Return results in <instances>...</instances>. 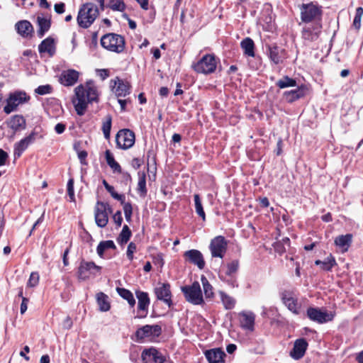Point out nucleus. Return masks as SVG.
Here are the masks:
<instances>
[{"mask_svg": "<svg viewBox=\"0 0 363 363\" xmlns=\"http://www.w3.org/2000/svg\"><path fill=\"white\" fill-rule=\"evenodd\" d=\"M99 14L98 7L93 3L83 4L79 10L77 21L83 28H88Z\"/></svg>", "mask_w": 363, "mask_h": 363, "instance_id": "f257e3e1", "label": "nucleus"}, {"mask_svg": "<svg viewBox=\"0 0 363 363\" xmlns=\"http://www.w3.org/2000/svg\"><path fill=\"white\" fill-rule=\"evenodd\" d=\"M301 19L303 23H321L322 6L314 2L303 4L300 6Z\"/></svg>", "mask_w": 363, "mask_h": 363, "instance_id": "f03ea898", "label": "nucleus"}, {"mask_svg": "<svg viewBox=\"0 0 363 363\" xmlns=\"http://www.w3.org/2000/svg\"><path fill=\"white\" fill-rule=\"evenodd\" d=\"M101 45L106 50L119 53L125 48V40L120 35L108 33L101 38Z\"/></svg>", "mask_w": 363, "mask_h": 363, "instance_id": "7ed1b4c3", "label": "nucleus"}, {"mask_svg": "<svg viewBox=\"0 0 363 363\" xmlns=\"http://www.w3.org/2000/svg\"><path fill=\"white\" fill-rule=\"evenodd\" d=\"M217 62L214 55L206 54L196 63L192 65V68L197 73L208 74L215 72Z\"/></svg>", "mask_w": 363, "mask_h": 363, "instance_id": "20e7f679", "label": "nucleus"}, {"mask_svg": "<svg viewBox=\"0 0 363 363\" xmlns=\"http://www.w3.org/2000/svg\"><path fill=\"white\" fill-rule=\"evenodd\" d=\"M181 289L188 302L194 305L203 303L201 286L198 281L194 282L191 285L184 286Z\"/></svg>", "mask_w": 363, "mask_h": 363, "instance_id": "39448f33", "label": "nucleus"}, {"mask_svg": "<svg viewBox=\"0 0 363 363\" xmlns=\"http://www.w3.org/2000/svg\"><path fill=\"white\" fill-rule=\"evenodd\" d=\"M228 241L223 235H218L211 240L208 248L213 258H223L228 249Z\"/></svg>", "mask_w": 363, "mask_h": 363, "instance_id": "423d86ee", "label": "nucleus"}, {"mask_svg": "<svg viewBox=\"0 0 363 363\" xmlns=\"http://www.w3.org/2000/svg\"><path fill=\"white\" fill-rule=\"evenodd\" d=\"M112 213V208L107 203L98 201L94 208L96 224L99 228H105L108 222V214Z\"/></svg>", "mask_w": 363, "mask_h": 363, "instance_id": "0eeeda50", "label": "nucleus"}, {"mask_svg": "<svg viewBox=\"0 0 363 363\" xmlns=\"http://www.w3.org/2000/svg\"><path fill=\"white\" fill-rule=\"evenodd\" d=\"M135 133L129 129H122L116 136V145L118 148L127 150L135 143Z\"/></svg>", "mask_w": 363, "mask_h": 363, "instance_id": "6e6552de", "label": "nucleus"}, {"mask_svg": "<svg viewBox=\"0 0 363 363\" xmlns=\"http://www.w3.org/2000/svg\"><path fill=\"white\" fill-rule=\"evenodd\" d=\"M281 300L287 308L294 314H299L301 305L294 291L284 290L281 294Z\"/></svg>", "mask_w": 363, "mask_h": 363, "instance_id": "1a4fd4ad", "label": "nucleus"}, {"mask_svg": "<svg viewBox=\"0 0 363 363\" xmlns=\"http://www.w3.org/2000/svg\"><path fill=\"white\" fill-rule=\"evenodd\" d=\"M307 316L311 320L323 324L331 321L334 318V314L319 308L310 307L307 309Z\"/></svg>", "mask_w": 363, "mask_h": 363, "instance_id": "9d476101", "label": "nucleus"}, {"mask_svg": "<svg viewBox=\"0 0 363 363\" xmlns=\"http://www.w3.org/2000/svg\"><path fill=\"white\" fill-rule=\"evenodd\" d=\"M141 358L143 363H173L166 359L160 352L153 347L144 350Z\"/></svg>", "mask_w": 363, "mask_h": 363, "instance_id": "9b49d317", "label": "nucleus"}, {"mask_svg": "<svg viewBox=\"0 0 363 363\" xmlns=\"http://www.w3.org/2000/svg\"><path fill=\"white\" fill-rule=\"evenodd\" d=\"M76 100H73L75 111L79 116H83L89 103L84 96V86L79 85L75 88Z\"/></svg>", "mask_w": 363, "mask_h": 363, "instance_id": "f8f14e48", "label": "nucleus"}, {"mask_svg": "<svg viewBox=\"0 0 363 363\" xmlns=\"http://www.w3.org/2000/svg\"><path fill=\"white\" fill-rule=\"evenodd\" d=\"M321 29V23H314L312 25L305 26L301 31L302 38L309 42L315 41L320 36Z\"/></svg>", "mask_w": 363, "mask_h": 363, "instance_id": "ddd939ff", "label": "nucleus"}, {"mask_svg": "<svg viewBox=\"0 0 363 363\" xmlns=\"http://www.w3.org/2000/svg\"><path fill=\"white\" fill-rule=\"evenodd\" d=\"M184 258L186 262L197 266L199 270H202L205 267V261L203 254L198 250H189L184 253Z\"/></svg>", "mask_w": 363, "mask_h": 363, "instance_id": "4468645a", "label": "nucleus"}, {"mask_svg": "<svg viewBox=\"0 0 363 363\" xmlns=\"http://www.w3.org/2000/svg\"><path fill=\"white\" fill-rule=\"evenodd\" d=\"M26 101V94L24 92L11 94L7 99V104L4 108L6 113H10L21 104Z\"/></svg>", "mask_w": 363, "mask_h": 363, "instance_id": "2eb2a0df", "label": "nucleus"}, {"mask_svg": "<svg viewBox=\"0 0 363 363\" xmlns=\"http://www.w3.org/2000/svg\"><path fill=\"white\" fill-rule=\"evenodd\" d=\"M267 52L269 59L275 65L282 63L286 58V50L275 44L267 45Z\"/></svg>", "mask_w": 363, "mask_h": 363, "instance_id": "dca6fc26", "label": "nucleus"}, {"mask_svg": "<svg viewBox=\"0 0 363 363\" xmlns=\"http://www.w3.org/2000/svg\"><path fill=\"white\" fill-rule=\"evenodd\" d=\"M162 328L158 325H146L140 328L135 332L138 339H143L151 336H159L161 334Z\"/></svg>", "mask_w": 363, "mask_h": 363, "instance_id": "f3484780", "label": "nucleus"}, {"mask_svg": "<svg viewBox=\"0 0 363 363\" xmlns=\"http://www.w3.org/2000/svg\"><path fill=\"white\" fill-rule=\"evenodd\" d=\"M155 292L157 299L162 301L169 308L172 305L171 299L170 286L169 284H162L155 289Z\"/></svg>", "mask_w": 363, "mask_h": 363, "instance_id": "a211bd4d", "label": "nucleus"}, {"mask_svg": "<svg viewBox=\"0 0 363 363\" xmlns=\"http://www.w3.org/2000/svg\"><path fill=\"white\" fill-rule=\"evenodd\" d=\"M35 133L32 132L29 135L21 140L14 145V157H20L28 145L34 142Z\"/></svg>", "mask_w": 363, "mask_h": 363, "instance_id": "6ab92c4d", "label": "nucleus"}, {"mask_svg": "<svg viewBox=\"0 0 363 363\" xmlns=\"http://www.w3.org/2000/svg\"><path fill=\"white\" fill-rule=\"evenodd\" d=\"M308 347V342L303 338L295 341L294 347L290 352V355L294 359H299L303 357Z\"/></svg>", "mask_w": 363, "mask_h": 363, "instance_id": "aec40b11", "label": "nucleus"}, {"mask_svg": "<svg viewBox=\"0 0 363 363\" xmlns=\"http://www.w3.org/2000/svg\"><path fill=\"white\" fill-rule=\"evenodd\" d=\"M306 86L301 85L298 86L296 89L284 91L283 96L288 103H293L294 101L303 98L306 95Z\"/></svg>", "mask_w": 363, "mask_h": 363, "instance_id": "412c9836", "label": "nucleus"}, {"mask_svg": "<svg viewBox=\"0 0 363 363\" xmlns=\"http://www.w3.org/2000/svg\"><path fill=\"white\" fill-rule=\"evenodd\" d=\"M205 356L209 363H224L225 352L220 348L206 350Z\"/></svg>", "mask_w": 363, "mask_h": 363, "instance_id": "4be33fe9", "label": "nucleus"}, {"mask_svg": "<svg viewBox=\"0 0 363 363\" xmlns=\"http://www.w3.org/2000/svg\"><path fill=\"white\" fill-rule=\"evenodd\" d=\"M38 51L40 54L47 52L49 56L52 57L56 51L55 40L51 37L43 40L38 45Z\"/></svg>", "mask_w": 363, "mask_h": 363, "instance_id": "5701e85b", "label": "nucleus"}, {"mask_svg": "<svg viewBox=\"0 0 363 363\" xmlns=\"http://www.w3.org/2000/svg\"><path fill=\"white\" fill-rule=\"evenodd\" d=\"M136 297L138 300V311L145 312L144 315H140L141 318L145 317L147 313V308L150 305V301L147 293L140 291H136Z\"/></svg>", "mask_w": 363, "mask_h": 363, "instance_id": "b1692460", "label": "nucleus"}, {"mask_svg": "<svg viewBox=\"0 0 363 363\" xmlns=\"http://www.w3.org/2000/svg\"><path fill=\"white\" fill-rule=\"evenodd\" d=\"M18 33L23 38L31 37L34 29L32 24L26 20L20 21L16 24Z\"/></svg>", "mask_w": 363, "mask_h": 363, "instance_id": "393cba45", "label": "nucleus"}, {"mask_svg": "<svg viewBox=\"0 0 363 363\" xmlns=\"http://www.w3.org/2000/svg\"><path fill=\"white\" fill-rule=\"evenodd\" d=\"M239 315L240 316V325L244 329L253 331L255 315L252 312H241Z\"/></svg>", "mask_w": 363, "mask_h": 363, "instance_id": "a878e982", "label": "nucleus"}, {"mask_svg": "<svg viewBox=\"0 0 363 363\" xmlns=\"http://www.w3.org/2000/svg\"><path fill=\"white\" fill-rule=\"evenodd\" d=\"M79 72L74 69H68L61 74L60 80L65 86H72L78 80Z\"/></svg>", "mask_w": 363, "mask_h": 363, "instance_id": "bb28decb", "label": "nucleus"}, {"mask_svg": "<svg viewBox=\"0 0 363 363\" xmlns=\"http://www.w3.org/2000/svg\"><path fill=\"white\" fill-rule=\"evenodd\" d=\"M9 126L14 133L23 130L26 128V119L20 115L13 116L9 122Z\"/></svg>", "mask_w": 363, "mask_h": 363, "instance_id": "cd10ccee", "label": "nucleus"}, {"mask_svg": "<svg viewBox=\"0 0 363 363\" xmlns=\"http://www.w3.org/2000/svg\"><path fill=\"white\" fill-rule=\"evenodd\" d=\"M37 24L38 30L37 34L39 38H43L46 32L49 30L51 26V21L50 18H46L43 16H38L37 17Z\"/></svg>", "mask_w": 363, "mask_h": 363, "instance_id": "c85d7f7f", "label": "nucleus"}, {"mask_svg": "<svg viewBox=\"0 0 363 363\" xmlns=\"http://www.w3.org/2000/svg\"><path fill=\"white\" fill-rule=\"evenodd\" d=\"M244 54L249 57L255 56V43L250 38H245L240 43Z\"/></svg>", "mask_w": 363, "mask_h": 363, "instance_id": "c756f323", "label": "nucleus"}, {"mask_svg": "<svg viewBox=\"0 0 363 363\" xmlns=\"http://www.w3.org/2000/svg\"><path fill=\"white\" fill-rule=\"evenodd\" d=\"M138 182L137 191L141 197H145L147 193L146 187V174L144 172H138Z\"/></svg>", "mask_w": 363, "mask_h": 363, "instance_id": "7c9ffc66", "label": "nucleus"}, {"mask_svg": "<svg viewBox=\"0 0 363 363\" xmlns=\"http://www.w3.org/2000/svg\"><path fill=\"white\" fill-rule=\"evenodd\" d=\"M105 157L108 165L111 168L113 172L122 173L121 165L115 160L113 155L109 150H106Z\"/></svg>", "mask_w": 363, "mask_h": 363, "instance_id": "2f4dec72", "label": "nucleus"}, {"mask_svg": "<svg viewBox=\"0 0 363 363\" xmlns=\"http://www.w3.org/2000/svg\"><path fill=\"white\" fill-rule=\"evenodd\" d=\"M130 85L122 79H118V84L115 90L117 96H125L130 93Z\"/></svg>", "mask_w": 363, "mask_h": 363, "instance_id": "473e14b6", "label": "nucleus"}, {"mask_svg": "<svg viewBox=\"0 0 363 363\" xmlns=\"http://www.w3.org/2000/svg\"><path fill=\"white\" fill-rule=\"evenodd\" d=\"M84 96L89 103L98 101V92L96 88L93 85H87L86 88L84 87Z\"/></svg>", "mask_w": 363, "mask_h": 363, "instance_id": "72a5a7b5", "label": "nucleus"}, {"mask_svg": "<svg viewBox=\"0 0 363 363\" xmlns=\"http://www.w3.org/2000/svg\"><path fill=\"white\" fill-rule=\"evenodd\" d=\"M352 235L351 234L340 235L335 238V243L337 246L345 248L347 250L352 242Z\"/></svg>", "mask_w": 363, "mask_h": 363, "instance_id": "f704fd0d", "label": "nucleus"}, {"mask_svg": "<svg viewBox=\"0 0 363 363\" xmlns=\"http://www.w3.org/2000/svg\"><path fill=\"white\" fill-rule=\"evenodd\" d=\"M315 264L316 265H320L322 270L330 271L336 262L332 255H330L324 261L316 260Z\"/></svg>", "mask_w": 363, "mask_h": 363, "instance_id": "c9c22d12", "label": "nucleus"}, {"mask_svg": "<svg viewBox=\"0 0 363 363\" xmlns=\"http://www.w3.org/2000/svg\"><path fill=\"white\" fill-rule=\"evenodd\" d=\"M132 233L127 225H124L123 229L117 238V242L122 245L126 244L131 237Z\"/></svg>", "mask_w": 363, "mask_h": 363, "instance_id": "e433bc0d", "label": "nucleus"}, {"mask_svg": "<svg viewBox=\"0 0 363 363\" xmlns=\"http://www.w3.org/2000/svg\"><path fill=\"white\" fill-rule=\"evenodd\" d=\"M118 294L124 299H125L131 307L135 304V300L133 294L128 289L118 287L116 289Z\"/></svg>", "mask_w": 363, "mask_h": 363, "instance_id": "4c0bfd02", "label": "nucleus"}, {"mask_svg": "<svg viewBox=\"0 0 363 363\" xmlns=\"http://www.w3.org/2000/svg\"><path fill=\"white\" fill-rule=\"evenodd\" d=\"M276 85L280 89L296 86V81L288 76H284L276 82Z\"/></svg>", "mask_w": 363, "mask_h": 363, "instance_id": "58836bf2", "label": "nucleus"}, {"mask_svg": "<svg viewBox=\"0 0 363 363\" xmlns=\"http://www.w3.org/2000/svg\"><path fill=\"white\" fill-rule=\"evenodd\" d=\"M97 302L101 311H108L110 309L108 296L104 293L101 292L97 294Z\"/></svg>", "mask_w": 363, "mask_h": 363, "instance_id": "ea45409f", "label": "nucleus"}, {"mask_svg": "<svg viewBox=\"0 0 363 363\" xmlns=\"http://www.w3.org/2000/svg\"><path fill=\"white\" fill-rule=\"evenodd\" d=\"M108 249H116V245L112 240L101 241L97 246L96 251L100 257H102L104 251Z\"/></svg>", "mask_w": 363, "mask_h": 363, "instance_id": "a19ab883", "label": "nucleus"}, {"mask_svg": "<svg viewBox=\"0 0 363 363\" xmlns=\"http://www.w3.org/2000/svg\"><path fill=\"white\" fill-rule=\"evenodd\" d=\"M194 200L196 213L202 218L203 221L206 220V213L204 212L199 194H194Z\"/></svg>", "mask_w": 363, "mask_h": 363, "instance_id": "79ce46f5", "label": "nucleus"}, {"mask_svg": "<svg viewBox=\"0 0 363 363\" xmlns=\"http://www.w3.org/2000/svg\"><path fill=\"white\" fill-rule=\"evenodd\" d=\"M220 298L225 309L230 310L234 308L235 300L233 297L227 295L223 292H220Z\"/></svg>", "mask_w": 363, "mask_h": 363, "instance_id": "37998d69", "label": "nucleus"}, {"mask_svg": "<svg viewBox=\"0 0 363 363\" xmlns=\"http://www.w3.org/2000/svg\"><path fill=\"white\" fill-rule=\"evenodd\" d=\"M111 121L112 117L111 115L108 114L106 116V120L103 122L102 130L106 139H109L110 138Z\"/></svg>", "mask_w": 363, "mask_h": 363, "instance_id": "c03bdc74", "label": "nucleus"}, {"mask_svg": "<svg viewBox=\"0 0 363 363\" xmlns=\"http://www.w3.org/2000/svg\"><path fill=\"white\" fill-rule=\"evenodd\" d=\"M108 6L113 11H123L125 4L123 0H110Z\"/></svg>", "mask_w": 363, "mask_h": 363, "instance_id": "a18cd8bd", "label": "nucleus"}, {"mask_svg": "<svg viewBox=\"0 0 363 363\" xmlns=\"http://www.w3.org/2000/svg\"><path fill=\"white\" fill-rule=\"evenodd\" d=\"M201 281L206 297L211 298L213 296L212 286L209 284L208 281L203 275L201 277Z\"/></svg>", "mask_w": 363, "mask_h": 363, "instance_id": "49530a36", "label": "nucleus"}, {"mask_svg": "<svg viewBox=\"0 0 363 363\" xmlns=\"http://www.w3.org/2000/svg\"><path fill=\"white\" fill-rule=\"evenodd\" d=\"M363 15V8L358 7L356 9L355 16L353 21V26L356 29H359L361 26V18Z\"/></svg>", "mask_w": 363, "mask_h": 363, "instance_id": "de8ad7c7", "label": "nucleus"}, {"mask_svg": "<svg viewBox=\"0 0 363 363\" xmlns=\"http://www.w3.org/2000/svg\"><path fill=\"white\" fill-rule=\"evenodd\" d=\"M123 211L125 214V218L127 222L130 223L131 221V217L133 214V207L130 203H123Z\"/></svg>", "mask_w": 363, "mask_h": 363, "instance_id": "09e8293b", "label": "nucleus"}, {"mask_svg": "<svg viewBox=\"0 0 363 363\" xmlns=\"http://www.w3.org/2000/svg\"><path fill=\"white\" fill-rule=\"evenodd\" d=\"M52 88L50 85H41L35 89V91L39 95H45L52 92Z\"/></svg>", "mask_w": 363, "mask_h": 363, "instance_id": "8fccbe9b", "label": "nucleus"}, {"mask_svg": "<svg viewBox=\"0 0 363 363\" xmlns=\"http://www.w3.org/2000/svg\"><path fill=\"white\" fill-rule=\"evenodd\" d=\"M90 271L92 269L99 270V267L96 266L94 262H86L82 264L79 268V272H83V270Z\"/></svg>", "mask_w": 363, "mask_h": 363, "instance_id": "3c124183", "label": "nucleus"}, {"mask_svg": "<svg viewBox=\"0 0 363 363\" xmlns=\"http://www.w3.org/2000/svg\"><path fill=\"white\" fill-rule=\"evenodd\" d=\"M228 272H235L239 268V261L233 259L227 264Z\"/></svg>", "mask_w": 363, "mask_h": 363, "instance_id": "603ef678", "label": "nucleus"}, {"mask_svg": "<svg viewBox=\"0 0 363 363\" xmlns=\"http://www.w3.org/2000/svg\"><path fill=\"white\" fill-rule=\"evenodd\" d=\"M67 194L71 201L74 200V181L70 179L67 182Z\"/></svg>", "mask_w": 363, "mask_h": 363, "instance_id": "864d4df0", "label": "nucleus"}, {"mask_svg": "<svg viewBox=\"0 0 363 363\" xmlns=\"http://www.w3.org/2000/svg\"><path fill=\"white\" fill-rule=\"evenodd\" d=\"M108 193L111 195V196L121 201V203H123L125 201V196L123 194H119L117 192L115 191L114 187L112 186V190H107Z\"/></svg>", "mask_w": 363, "mask_h": 363, "instance_id": "5fc2aeb1", "label": "nucleus"}, {"mask_svg": "<svg viewBox=\"0 0 363 363\" xmlns=\"http://www.w3.org/2000/svg\"><path fill=\"white\" fill-rule=\"evenodd\" d=\"M39 274H30L28 281V286L30 287L35 286L39 281Z\"/></svg>", "mask_w": 363, "mask_h": 363, "instance_id": "6e6d98bb", "label": "nucleus"}, {"mask_svg": "<svg viewBox=\"0 0 363 363\" xmlns=\"http://www.w3.org/2000/svg\"><path fill=\"white\" fill-rule=\"evenodd\" d=\"M273 247L274 248L275 252L279 253V255L283 254L286 251L285 247L282 242H275L273 245Z\"/></svg>", "mask_w": 363, "mask_h": 363, "instance_id": "4d7b16f0", "label": "nucleus"}, {"mask_svg": "<svg viewBox=\"0 0 363 363\" xmlns=\"http://www.w3.org/2000/svg\"><path fill=\"white\" fill-rule=\"evenodd\" d=\"M113 219L114 223L116 224L117 227H121L123 222V217L121 211H118L113 216Z\"/></svg>", "mask_w": 363, "mask_h": 363, "instance_id": "13d9d810", "label": "nucleus"}, {"mask_svg": "<svg viewBox=\"0 0 363 363\" xmlns=\"http://www.w3.org/2000/svg\"><path fill=\"white\" fill-rule=\"evenodd\" d=\"M136 250V245L133 242H130L127 249V257L130 259H133V255L134 252Z\"/></svg>", "mask_w": 363, "mask_h": 363, "instance_id": "bf43d9fd", "label": "nucleus"}, {"mask_svg": "<svg viewBox=\"0 0 363 363\" xmlns=\"http://www.w3.org/2000/svg\"><path fill=\"white\" fill-rule=\"evenodd\" d=\"M87 157V152L85 150H82L78 152V158L80 161V163L83 165H86L87 163L86 162V158Z\"/></svg>", "mask_w": 363, "mask_h": 363, "instance_id": "052dcab7", "label": "nucleus"}, {"mask_svg": "<svg viewBox=\"0 0 363 363\" xmlns=\"http://www.w3.org/2000/svg\"><path fill=\"white\" fill-rule=\"evenodd\" d=\"M8 157V153L2 149H0V166H3L6 164Z\"/></svg>", "mask_w": 363, "mask_h": 363, "instance_id": "680f3d73", "label": "nucleus"}, {"mask_svg": "<svg viewBox=\"0 0 363 363\" xmlns=\"http://www.w3.org/2000/svg\"><path fill=\"white\" fill-rule=\"evenodd\" d=\"M65 5L64 3H59L55 4L54 9L56 13L60 14L65 12Z\"/></svg>", "mask_w": 363, "mask_h": 363, "instance_id": "e2e57ef3", "label": "nucleus"}, {"mask_svg": "<svg viewBox=\"0 0 363 363\" xmlns=\"http://www.w3.org/2000/svg\"><path fill=\"white\" fill-rule=\"evenodd\" d=\"M28 301H29L28 298H27L26 297H23L22 302L21 304V313L22 314L26 311V310L28 308L27 306H28Z\"/></svg>", "mask_w": 363, "mask_h": 363, "instance_id": "0e129e2a", "label": "nucleus"}, {"mask_svg": "<svg viewBox=\"0 0 363 363\" xmlns=\"http://www.w3.org/2000/svg\"><path fill=\"white\" fill-rule=\"evenodd\" d=\"M66 128V125L64 123H59L55 127V130L57 134H62Z\"/></svg>", "mask_w": 363, "mask_h": 363, "instance_id": "69168bd1", "label": "nucleus"}, {"mask_svg": "<svg viewBox=\"0 0 363 363\" xmlns=\"http://www.w3.org/2000/svg\"><path fill=\"white\" fill-rule=\"evenodd\" d=\"M62 325H63V328L65 329H67V330H69V329H70L72 328V321L71 318L69 316H67L64 320Z\"/></svg>", "mask_w": 363, "mask_h": 363, "instance_id": "338daca9", "label": "nucleus"}, {"mask_svg": "<svg viewBox=\"0 0 363 363\" xmlns=\"http://www.w3.org/2000/svg\"><path fill=\"white\" fill-rule=\"evenodd\" d=\"M154 263L155 265H157L158 267H162L164 264V261L162 257V255H158L155 257Z\"/></svg>", "mask_w": 363, "mask_h": 363, "instance_id": "774afa93", "label": "nucleus"}]
</instances>
